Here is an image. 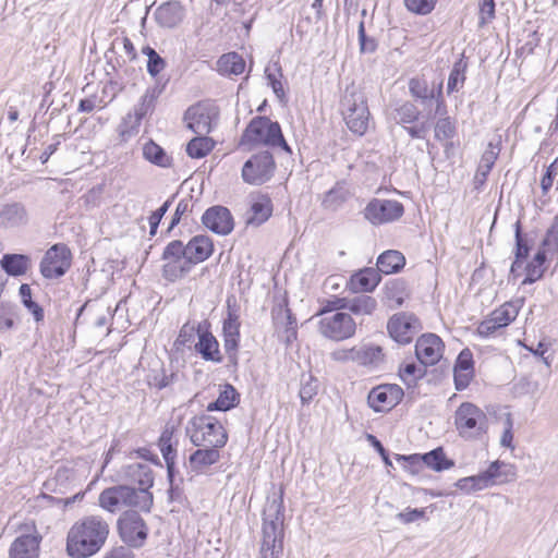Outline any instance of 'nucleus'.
<instances>
[{"instance_id": "nucleus-1", "label": "nucleus", "mask_w": 558, "mask_h": 558, "mask_svg": "<svg viewBox=\"0 0 558 558\" xmlns=\"http://www.w3.org/2000/svg\"><path fill=\"white\" fill-rule=\"evenodd\" d=\"M109 533L110 525L101 515H85L70 527L66 553L71 558H89L101 550Z\"/></svg>"}, {"instance_id": "nucleus-2", "label": "nucleus", "mask_w": 558, "mask_h": 558, "mask_svg": "<svg viewBox=\"0 0 558 558\" xmlns=\"http://www.w3.org/2000/svg\"><path fill=\"white\" fill-rule=\"evenodd\" d=\"M262 558H280L283 551L282 494L269 500L264 509Z\"/></svg>"}, {"instance_id": "nucleus-3", "label": "nucleus", "mask_w": 558, "mask_h": 558, "mask_svg": "<svg viewBox=\"0 0 558 558\" xmlns=\"http://www.w3.org/2000/svg\"><path fill=\"white\" fill-rule=\"evenodd\" d=\"M340 112L348 129L359 135H364L371 122V112L364 90L356 84L348 85L340 99Z\"/></svg>"}, {"instance_id": "nucleus-4", "label": "nucleus", "mask_w": 558, "mask_h": 558, "mask_svg": "<svg viewBox=\"0 0 558 558\" xmlns=\"http://www.w3.org/2000/svg\"><path fill=\"white\" fill-rule=\"evenodd\" d=\"M454 427L458 435L466 441L487 439L489 418L487 414L472 402H462L456 410Z\"/></svg>"}, {"instance_id": "nucleus-5", "label": "nucleus", "mask_w": 558, "mask_h": 558, "mask_svg": "<svg viewBox=\"0 0 558 558\" xmlns=\"http://www.w3.org/2000/svg\"><path fill=\"white\" fill-rule=\"evenodd\" d=\"M98 506L111 514L123 507H136L148 512L153 506V495H141L130 485H116L99 494Z\"/></svg>"}, {"instance_id": "nucleus-6", "label": "nucleus", "mask_w": 558, "mask_h": 558, "mask_svg": "<svg viewBox=\"0 0 558 558\" xmlns=\"http://www.w3.org/2000/svg\"><path fill=\"white\" fill-rule=\"evenodd\" d=\"M240 144L280 147L289 154L292 153L283 137L280 124L263 116L255 117L251 120L241 136Z\"/></svg>"}, {"instance_id": "nucleus-7", "label": "nucleus", "mask_w": 558, "mask_h": 558, "mask_svg": "<svg viewBox=\"0 0 558 558\" xmlns=\"http://www.w3.org/2000/svg\"><path fill=\"white\" fill-rule=\"evenodd\" d=\"M168 81L156 83L148 87L135 105L133 112H130L119 126V135L122 142L130 141L135 136L144 118L151 114L155 110L158 98L163 93Z\"/></svg>"}, {"instance_id": "nucleus-8", "label": "nucleus", "mask_w": 558, "mask_h": 558, "mask_svg": "<svg viewBox=\"0 0 558 558\" xmlns=\"http://www.w3.org/2000/svg\"><path fill=\"white\" fill-rule=\"evenodd\" d=\"M185 432L196 447L222 448L228 441V434L222 424L206 414L193 416L187 422Z\"/></svg>"}, {"instance_id": "nucleus-9", "label": "nucleus", "mask_w": 558, "mask_h": 558, "mask_svg": "<svg viewBox=\"0 0 558 558\" xmlns=\"http://www.w3.org/2000/svg\"><path fill=\"white\" fill-rule=\"evenodd\" d=\"M118 534L129 547L141 548L148 536V527L137 511H124L117 521Z\"/></svg>"}, {"instance_id": "nucleus-10", "label": "nucleus", "mask_w": 558, "mask_h": 558, "mask_svg": "<svg viewBox=\"0 0 558 558\" xmlns=\"http://www.w3.org/2000/svg\"><path fill=\"white\" fill-rule=\"evenodd\" d=\"M363 215L373 226L393 223L404 215V206L396 199L373 198L366 204Z\"/></svg>"}, {"instance_id": "nucleus-11", "label": "nucleus", "mask_w": 558, "mask_h": 558, "mask_svg": "<svg viewBox=\"0 0 558 558\" xmlns=\"http://www.w3.org/2000/svg\"><path fill=\"white\" fill-rule=\"evenodd\" d=\"M162 260V276L166 280L174 282L190 272L189 263L186 258V245L180 240L169 242L163 252Z\"/></svg>"}, {"instance_id": "nucleus-12", "label": "nucleus", "mask_w": 558, "mask_h": 558, "mask_svg": "<svg viewBox=\"0 0 558 558\" xmlns=\"http://www.w3.org/2000/svg\"><path fill=\"white\" fill-rule=\"evenodd\" d=\"M275 169L272 155L269 151H262L244 162L242 179L247 184L262 185L272 178Z\"/></svg>"}, {"instance_id": "nucleus-13", "label": "nucleus", "mask_w": 558, "mask_h": 558, "mask_svg": "<svg viewBox=\"0 0 558 558\" xmlns=\"http://www.w3.org/2000/svg\"><path fill=\"white\" fill-rule=\"evenodd\" d=\"M72 254L66 245L58 243L52 245L40 262V274L46 279H58L71 267Z\"/></svg>"}, {"instance_id": "nucleus-14", "label": "nucleus", "mask_w": 558, "mask_h": 558, "mask_svg": "<svg viewBox=\"0 0 558 558\" xmlns=\"http://www.w3.org/2000/svg\"><path fill=\"white\" fill-rule=\"evenodd\" d=\"M356 330V324L350 314L336 312L319 320L320 333L331 340L341 341L351 338Z\"/></svg>"}, {"instance_id": "nucleus-15", "label": "nucleus", "mask_w": 558, "mask_h": 558, "mask_svg": "<svg viewBox=\"0 0 558 558\" xmlns=\"http://www.w3.org/2000/svg\"><path fill=\"white\" fill-rule=\"evenodd\" d=\"M218 117L217 108L211 104L198 102L191 106L184 113L186 126L198 135H207Z\"/></svg>"}, {"instance_id": "nucleus-16", "label": "nucleus", "mask_w": 558, "mask_h": 558, "mask_svg": "<svg viewBox=\"0 0 558 558\" xmlns=\"http://www.w3.org/2000/svg\"><path fill=\"white\" fill-rule=\"evenodd\" d=\"M409 90L411 96L421 100L425 107L434 100L436 102L435 114L442 116L447 113V107L442 97V82L436 88H429L426 80L413 77L409 81Z\"/></svg>"}, {"instance_id": "nucleus-17", "label": "nucleus", "mask_w": 558, "mask_h": 558, "mask_svg": "<svg viewBox=\"0 0 558 558\" xmlns=\"http://www.w3.org/2000/svg\"><path fill=\"white\" fill-rule=\"evenodd\" d=\"M390 337L402 344L410 343L420 329V322L409 313L393 315L387 325Z\"/></svg>"}, {"instance_id": "nucleus-18", "label": "nucleus", "mask_w": 558, "mask_h": 558, "mask_svg": "<svg viewBox=\"0 0 558 558\" xmlns=\"http://www.w3.org/2000/svg\"><path fill=\"white\" fill-rule=\"evenodd\" d=\"M403 397V390L398 385H379L373 388L367 397L368 405L375 412H385L396 407Z\"/></svg>"}, {"instance_id": "nucleus-19", "label": "nucleus", "mask_w": 558, "mask_h": 558, "mask_svg": "<svg viewBox=\"0 0 558 558\" xmlns=\"http://www.w3.org/2000/svg\"><path fill=\"white\" fill-rule=\"evenodd\" d=\"M121 481L137 484V493L141 495H153L149 489L154 485V474L151 468L146 463H130L123 465L119 471Z\"/></svg>"}, {"instance_id": "nucleus-20", "label": "nucleus", "mask_w": 558, "mask_h": 558, "mask_svg": "<svg viewBox=\"0 0 558 558\" xmlns=\"http://www.w3.org/2000/svg\"><path fill=\"white\" fill-rule=\"evenodd\" d=\"M202 223L211 232L228 235L234 228L231 211L221 205L211 206L202 216Z\"/></svg>"}, {"instance_id": "nucleus-21", "label": "nucleus", "mask_w": 558, "mask_h": 558, "mask_svg": "<svg viewBox=\"0 0 558 558\" xmlns=\"http://www.w3.org/2000/svg\"><path fill=\"white\" fill-rule=\"evenodd\" d=\"M444 343L435 333L421 336L415 344V355L423 365H435L442 355Z\"/></svg>"}, {"instance_id": "nucleus-22", "label": "nucleus", "mask_w": 558, "mask_h": 558, "mask_svg": "<svg viewBox=\"0 0 558 558\" xmlns=\"http://www.w3.org/2000/svg\"><path fill=\"white\" fill-rule=\"evenodd\" d=\"M381 355L379 347H353L350 349H339L331 353V357L338 362H355L361 365H367L376 362Z\"/></svg>"}, {"instance_id": "nucleus-23", "label": "nucleus", "mask_w": 558, "mask_h": 558, "mask_svg": "<svg viewBox=\"0 0 558 558\" xmlns=\"http://www.w3.org/2000/svg\"><path fill=\"white\" fill-rule=\"evenodd\" d=\"M214 252V244L207 235H195L186 244V258L190 271L202 262H205ZM186 264V262H184Z\"/></svg>"}, {"instance_id": "nucleus-24", "label": "nucleus", "mask_w": 558, "mask_h": 558, "mask_svg": "<svg viewBox=\"0 0 558 558\" xmlns=\"http://www.w3.org/2000/svg\"><path fill=\"white\" fill-rule=\"evenodd\" d=\"M184 15V7L175 0L160 4L155 11V20L157 24L165 28L177 27L183 21Z\"/></svg>"}, {"instance_id": "nucleus-25", "label": "nucleus", "mask_w": 558, "mask_h": 558, "mask_svg": "<svg viewBox=\"0 0 558 558\" xmlns=\"http://www.w3.org/2000/svg\"><path fill=\"white\" fill-rule=\"evenodd\" d=\"M220 448L199 447L189 457L186 468L195 474H202L220 460Z\"/></svg>"}, {"instance_id": "nucleus-26", "label": "nucleus", "mask_w": 558, "mask_h": 558, "mask_svg": "<svg viewBox=\"0 0 558 558\" xmlns=\"http://www.w3.org/2000/svg\"><path fill=\"white\" fill-rule=\"evenodd\" d=\"M198 341L195 344V350L201 354L205 361L220 363L222 356L219 350V343L217 339L208 330H204L202 324H197Z\"/></svg>"}, {"instance_id": "nucleus-27", "label": "nucleus", "mask_w": 558, "mask_h": 558, "mask_svg": "<svg viewBox=\"0 0 558 558\" xmlns=\"http://www.w3.org/2000/svg\"><path fill=\"white\" fill-rule=\"evenodd\" d=\"M381 280L378 268L367 267L353 274L349 281V289L352 292H372Z\"/></svg>"}, {"instance_id": "nucleus-28", "label": "nucleus", "mask_w": 558, "mask_h": 558, "mask_svg": "<svg viewBox=\"0 0 558 558\" xmlns=\"http://www.w3.org/2000/svg\"><path fill=\"white\" fill-rule=\"evenodd\" d=\"M480 474L486 488L507 483L514 477L512 465L500 460L492 462Z\"/></svg>"}, {"instance_id": "nucleus-29", "label": "nucleus", "mask_w": 558, "mask_h": 558, "mask_svg": "<svg viewBox=\"0 0 558 558\" xmlns=\"http://www.w3.org/2000/svg\"><path fill=\"white\" fill-rule=\"evenodd\" d=\"M28 213L22 203H9L0 206V227L16 228L26 225Z\"/></svg>"}, {"instance_id": "nucleus-30", "label": "nucleus", "mask_w": 558, "mask_h": 558, "mask_svg": "<svg viewBox=\"0 0 558 558\" xmlns=\"http://www.w3.org/2000/svg\"><path fill=\"white\" fill-rule=\"evenodd\" d=\"M39 539L37 536L25 534L17 537L11 545V558H38Z\"/></svg>"}, {"instance_id": "nucleus-31", "label": "nucleus", "mask_w": 558, "mask_h": 558, "mask_svg": "<svg viewBox=\"0 0 558 558\" xmlns=\"http://www.w3.org/2000/svg\"><path fill=\"white\" fill-rule=\"evenodd\" d=\"M1 268L10 277L24 276L32 266L31 257L26 254H4L0 260Z\"/></svg>"}, {"instance_id": "nucleus-32", "label": "nucleus", "mask_w": 558, "mask_h": 558, "mask_svg": "<svg viewBox=\"0 0 558 558\" xmlns=\"http://www.w3.org/2000/svg\"><path fill=\"white\" fill-rule=\"evenodd\" d=\"M272 203L269 196L258 195L252 199L251 216L247 218L248 225L260 226L271 216Z\"/></svg>"}, {"instance_id": "nucleus-33", "label": "nucleus", "mask_w": 558, "mask_h": 558, "mask_svg": "<svg viewBox=\"0 0 558 558\" xmlns=\"http://www.w3.org/2000/svg\"><path fill=\"white\" fill-rule=\"evenodd\" d=\"M405 265L404 255L396 250H388L381 253L378 258L376 266L380 274L390 275L399 272Z\"/></svg>"}, {"instance_id": "nucleus-34", "label": "nucleus", "mask_w": 558, "mask_h": 558, "mask_svg": "<svg viewBox=\"0 0 558 558\" xmlns=\"http://www.w3.org/2000/svg\"><path fill=\"white\" fill-rule=\"evenodd\" d=\"M143 158L154 166L160 168H170L172 166V157L153 140H148L143 145Z\"/></svg>"}, {"instance_id": "nucleus-35", "label": "nucleus", "mask_w": 558, "mask_h": 558, "mask_svg": "<svg viewBox=\"0 0 558 558\" xmlns=\"http://www.w3.org/2000/svg\"><path fill=\"white\" fill-rule=\"evenodd\" d=\"M244 69L245 61L236 52L225 53L217 61V71L221 75H240Z\"/></svg>"}, {"instance_id": "nucleus-36", "label": "nucleus", "mask_w": 558, "mask_h": 558, "mask_svg": "<svg viewBox=\"0 0 558 558\" xmlns=\"http://www.w3.org/2000/svg\"><path fill=\"white\" fill-rule=\"evenodd\" d=\"M466 69L468 62L465 60L464 54H461V57L453 63L452 69L449 73L447 83L448 94L459 92L464 86L466 80Z\"/></svg>"}, {"instance_id": "nucleus-37", "label": "nucleus", "mask_w": 558, "mask_h": 558, "mask_svg": "<svg viewBox=\"0 0 558 558\" xmlns=\"http://www.w3.org/2000/svg\"><path fill=\"white\" fill-rule=\"evenodd\" d=\"M547 253L548 252L541 246L533 259L526 264V276L523 279L522 284H532L543 277L545 271L544 264L546 262Z\"/></svg>"}, {"instance_id": "nucleus-38", "label": "nucleus", "mask_w": 558, "mask_h": 558, "mask_svg": "<svg viewBox=\"0 0 558 558\" xmlns=\"http://www.w3.org/2000/svg\"><path fill=\"white\" fill-rule=\"evenodd\" d=\"M345 310L354 315H371L377 307L376 300L367 294H361L352 299L345 298V303L342 305Z\"/></svg>"}, {"instance_id": "nucleus-39", "label": "nucleus", "mask_w": 558, "mask_h": 558, "mask_svg": "<svg viewBox=\"0 0 558 558\" xmlns=\"http://www.w3.org/2000/svg\"><path fill=\"white\" fill-rule=\"evenodd\" d=\"M349 198V191L344 183L337 182L333 187L327 191L324 195L322 205L325 209L337 210Z\"/></svg>"}, {"instance_id": "nucleus-40", "label": "nucleus", "mask_w": 558, "mask_h": 558, "mask_svg": "<svg viewBox=\"0 0 558 558\" xmlns=\"http://www.w3.org/2000/svg\"><path fill=\"white\" fill-rule=\"evenodd\" d=\"M384 294L388 306L398 308L407 298L405 283L398 279L391 280L386 283Z\"/></svg>"}, {"instance_id": "nucleus-41", "label": "nucleus", "mask_w": 558, "mask_h": 558, "mask_svg": "<svg viewBox=\"0 0 558 558\" xmlns=\"http://www.w3.org/2000/svg\"><path fill=\"white\" fill-rule=\"evenodd\" d=\"M424 465L429 469L441 472L449 470L454 465V462L446 457V453L441 447L435 448L427 453L422 456Z\"/></svg>"}, {"instance_id": "nucleus-42", "label": "nucleus", "mask_w": 558, "mask_h": 558, "mask_svg": "<svg viewBox=\"0 0 558 558\" xmlns=\"http://www.w3.org/2000/svg\"><path fill=\"white\" fill-rule=\"evenodd\" d=\"M239 402V393L231 385H226L216 401L207 405L208 411H228Z\"/></svg>"}, {"instance_id": "nucleus-43", "label": "nucleus", "mask_w": 558, "mask_h": 558, "mask_svg": "<svg viewBox=\"0 0 558 558\" xmlns=\"http://www.w3.org/2000/svg\"><path fill=\"white\" fill-rule=\"evenodd\" d=\"M162 458L166 462V468H167V478L169 482L168 493H169L170 499L174 500V499L179 498L182 493L181 485L183 484V477L177 478V473H178L177 465H175L177 456H167V457H162Z\"/></svg>"}, {"instance_id": "nucleus-44", "label": "nucleus", "mask_w": 558, "mask_h": 558, "mask_svg": "<svg viewBox=\"0 0 558 558\" xmlns=\"http://www.w3.org/2000/svg\"><path fill=\"white\" fill-rule=\"evenodd\" d=\"M215 147L213 138L199 135L192 138L186 145V154L191 158L201 159L206 157Z\"/></svg>"}, {"instance_id": "nucleus-45", "label": "nucleus", "mask_w": 558, "mask_h": 558, "mask_svg": "<svg viewBox=\"0 0 558 558\" xmlns=\"http://www.w3.org/2000/svg\"><path fill=\"white\" fill-rule=\"evenodd\" d=\"M421 111L411 101H403L393 110V120L401 125L413 124L420 118Z\"/></svg>"}, {"instance_id": "nucleus-46", "label": "nucleus", "mask_w": 558, "mask_h": 558, "mask_svg": "<svg viewBox=\"0 0 558 558\" xmlns=\"http://www.w3.org/2000/svg\"><path fill=\"white\" fill-rule=\"evenodd\" d=\"M175 432L177 427L173 424L167 423L165 425L161 435L158 439V448L162 457L177 456L178 440L174 439Z\"/></svg>"}, {"instance_id": "nucleus-47", "label": "nucleus", "mask_w": 558, "mask_h": 558, "mask_svg": "<svg viewBox=\"0 0 558 558\" xmlns=\"http://www.w3.org/2000/svg\"><path fill=\"white\" fill-rule=\"evenodd\" d=\"M143 54L147 57V72L151 77H157L166 69V60L150 46L142 49Z\"/></svg>"}, {"instance_id": "nucleus-48", "label": "nucleus", "mask_w": 558, "mask_h": 558, "mask_svg": "<svg viewBox=\"0 0 558 558\" xmlns=\"http://www.w3.org/2000/svg\"><path fill=\"white\" fill-rule=\"evenodd\" d=\"M490 315L496 320L497 327L504 328L517 318L518 308L511 303H505L499 308L493 311Z\"/></svg>"}, {"instance_id": "nucleus-49", "label": "nucleus", "mask_w": 558, "mask_h": 558, "mask_svg": "<svg viewBox=\"0 0 558 558\" xmlns=\"http://www.w3.org/2000/svg\"><path fill=\"white\" fill-rule=\"evenodd\" d=\"M457 132L456 123L446 114L440 116L435 124V137L438 141L451 140Z\"/></svg>"}, {"instance_id": "nucleus-50", "label": "nucleus", "mask_w": 558, "mask_h": 558, "mask_svg": "<svg viewBox=\"0 0 558 558\" xmlns=\"http://www.w3.org/2000/svg\"><path fill=\"white\" fill-rule=\"evenodd\" d=\"M318 391V383L311 375H302L301 377V388H300V399L303 405L308 404L313 398L317 395Z\"/></svg>"}, {"instance_id": "nucleus-51", "label": "nucleus", "mask_w": 558, "mask_h": 558, "mask_svg": "<svg viewBox=\"0 0 558 558\" xmlns=\"http://www.w3.org/2000/svg\"><path fill=\"white\" fill-rule=\"evenodd\" d=\"M541 246L549 254H558V215H556L547 229Z\"/></svg>"}, {"instance_id": "nucleus-52", "label": "nucleus", "mask_w": 558, "mask_h": 558, "mask_svg": "<svg viewBox=\"0 0 558 558\" xmlns=\"http://www.w3.org/2000/svg\"><path fill=\"white\" fill-rule=\"evenodd\" d=\"M16 313L14 306L0 303V333L10 332L15 328Z\"/></svg>"}, {"instance_id": "nucleus-53", "label": "nucleus", "mask_w": 558, "mask_h": 558, "mask_svg": "<svg viewBox=\"0 0 558 558\" xmlns=\"http://www.w3.org/2000/svg\"><path fill=\"white\" fill-rule=\"evenodd\" d=\"M456 487L466 494L486 489L480 473L458 480L456 482Z\"/></svg>"}, {"instance_id": "nucleus-54", "label": "nucleus", "mask_w": 558, "mask_h": 558, "mask_svg": "<svg viewBox=\"0 0 558 558\" xmlns=\"http://www.w3.org/2000/svg\"><path fill=\"white\" fill-rule=\"evenodd\" d=\"M423 368L418 367L414 362L405 363L399 368L400 378L408 386L413 385L417 378L423 376Z\"/></svg>"}, {"instance_id": "nucleus-55", "label": "nucleus", "mask_w": 558, "mask_h": 558, "mask_svg": "<svg viewBox=\"0 0 558 558\" xmlns=\"http://www.w3.org/2000/svg\"><path fill=\"white\" fill-rule=\"evenodd\" d=\"M478 26L484 27L495 19V1L478 0Z\"/></svg>"}, {"instance_id": "nucleus-56", "label": "nucleus", "mask_w": 558, "mask_h": 558, "mask_svg": "<svg viewBox=\"0 0 558 558\" xmlns=\"http://www.w3.org/2000/svg\"><path fill=\"white\" fill-rule=\"evenodd\" d=\"M514 236H515L514 259L523 262L529 256L530 247H529L526 241L522 236L520 221H517L514 223Z\"/></svg>"}, {"instance_id": "nucleus-57", "label": "nucleus", "mask_w": 558, "mask_h": 558, "mask_svg": "<svg viewBox=\"0 0 558 558\" xmlns=\"http://www.w3.org/2000/svg\"><path fill=\"white\" fill-rule=\"evenodd\" d=\"M175 378V375L173 373L167 375L163 369H160L159 372H153L148 374L147 376V384L150 387L157 388L159 390L170 386Z\"/></svg>"}, {"instance_id": "nucleus-58", "label": "nucleus", "mask_w": 558, "mask_h": 558, "mask_svg": "<svg viewBox=\"0 0 558 558\" xmlns=\"http://www.w3.org/2000/svg\"><path fill=\"white\" fill-rule=\"evenodd\" d=\"M437 0H404L405 8L415 14L418 15H427L429 14L435 5Z\"/></svg>"}, {"instance_id": "nucleus-59", "label": "nucleus", "mask_w": 558, "mask_h": 558, "mask_svg": "<svg viewBox=\"0 0 558 558\" xmlns=\"http://www.w3.org/2000/svg\"><path fill=\"white\" fill-rule=\"evenodd\" d=\"M175 195H172L170 198H168L157 210L153 211L151 215L148 218L149 228H150V234L155 235L157 232V229L159 227V223L165 216V214L170 208Z\"/></svg>"}, {"instance_id": "nucleus-60", "label": "nucleus", "mask_w": 558, "mask_h": 558, "mask_svg": "<svg viewBox=\"0 0 558 558\" xmlns=\"http://www.w3.org/2000/svg\"><path fill=\"white\" fill-rule=\"evenodd\" d=\"M500 153V148L498 144L488 143L487 148L482 155L480 166H483L485 170H492L498 156Z\"/></svg>"}, {"instance_id": "nucleus-61", "label": "nucleus", "mask_w": 558, "mask_h": 558, "mask_svg": "<svg viewBox=\"0 0 558 558\" xmlns=\"http://www.w3.org/2000/svg\"><path fill=\"white\" fill-rule=\"evenodd\" d=\"M240 335V322L239 316L234 311L229 310L228 315L223 320L222 336H239Z\"/></svg>"}, {"instance_id": "nucleus-62", "label": "nucleus", "mask_w": 558, "mask_h": 558, "mask_svg": "<svg viewBox=\"0 0 558 558\" xmlns=\"http://www.w3.org/2000/svg\"><path fill=\"white\" fill-rule=\"evenodd\" d=\"M398 461H403V468L408 470L412 474H416L420 472L421 468L424 465L422 456L418 454H410V456H402L397 454Z\"/></svg>"}, {"instance_id": "nucleus-63", "label": "nucleus", "mask_w": 558, "mask_h": 558, "mask_svg": "<svg viewBox=\"0 0 558 558\" xmlns=\"http://www.w3.org/2000/svg\"><path fill=\"white\" fill-rule=\"evenodd\" d=\"M453 369L474 372L473 354L470 349H463L459 353Z\"/></svg>"}, {"instance_id": "nucleus-64", "label": "nucleus", "mask_w": 558, "mask_h": 558, "mask_svg": "<svg viewBox=\"0 0 558 558\" xmlns=\"http://www.w3.org/2000/svg\"><path fill=\"white\" fill-rule=\"evenodd\" d=\"M359 41H360V49L364 53L365 52L372 53L377 48V44H376L375 39L366 36L364 22H361L359 25Z\"/></svg>"}]
</instances>
